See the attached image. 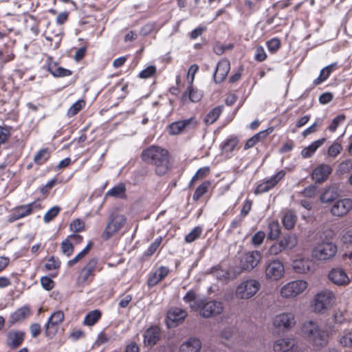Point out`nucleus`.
Masks as SVG:
<instances>
[{
	"label": "nucleus",
	"instance_id": "obj_1",
	"mask_svg": "<svg viewBox=\"0 0 352 352\" xmlns=\"http://www.w3.org/2000/svg\"><path fill=\"white\" fill-rule=\"evenodd\" d=\"M334 327L333 324H329L325 329H322L316 321L309 320L302 322L300 332L313 346L320 349L328 344L330 336L334 332Z\"/></svg>",
	"mask_w": 352,
	"mask_h": 352
},
{
	"label": "nucleus",
	"instance_id": "obj_2",
	"mask_svg": "<svg viewBox=\"0 0 352 352\" xmlns=\"http://www.w3.org/2000/svg\"><path fill=\"white\" fill-rule=\"evenodd\" d=\"M142 158L147 164L155 166L158 175H165L170 168L168 151L160 146H151L143 150Z\"/></svg>",
	"mask_w": 352,
	"mask_h": 352
},
{
	"label": "nucleus",
	"instance_id": "obj_3",
	"mask_svg": "<svg viewBox=\"0 0 352 352\" xmlns=\"http://www.w3.org/2000/svg\"><path fill=\"white\" fill-rule=\"evenodd\" d=\"M296 323L295 315L292 311L279 313L273 317L272 321V327L277 333H287Z\"/></svg>",
	"mask_w": 352,
	"mask_h": 352
},
{
	"label": "nucleus",
	"instance_id": "obj_4",
	"mask_svg": "<svg viewBox=\"0 0 352 352\" xmlns=\"http://www.w3.org/2000/svg\"><path fill=\"white\" fill-rule=\"evenodd\" d=\"M261 285L256 279H247L242 281L236 287L235 295L239 299L248 300L254 296L260 290Z\"/></svg>",
	"mask_w": 352,
	"mask_h": 352
},
{
	"label": "nucleus",
	"instance_id": "obj_5",
	"mask_svg": "<svg viewBox=\"0 0 352 352\" xmlns=\"http://www.w3.org/2000/svg\"><path fill=\"white\" fill-rule=\"evenodd\" d=\"M243 270L242 265H215L212 268L211 273L217 279L228 282L235 278Z\"/></svg>",
	"mask_w": 352,
	"mask_h": 352
},
{
	"label": "nucleus",
	"instance_id": "obj_6",
	"mask_svg": "<svg viewBox=\"0 0 352 352\" xmlns=\"http://www.w3.org/2000/svg\"><path fill=\"white\" fill-rule=\"evenodd\" d=\"M126 217L118 212H113L109 217V221L102 234L104 239L108 240L118 232L126 224Z\"/></svg>",
	"mask_w": 352,
	"mask_h": 352
},
{
	"label": "nucleus",
	"instance_id": "obj_7",
	"mask_svg": "<svg viewBox=\"0 0 352 352\" xmlns=\"http://www.w3.org/2000/svg\"><path fill=\"white\" fill-rule=\"evenodd\" d=\"M308 284L302 280L290 281L283 285L280 295L283 298L294 299L301 294L307 287Z\"/></svg>",
	"mask_w": 352,
	"mask_h": 352
},
{
	"label": "nucleus",
	"instance_id": "obj_8",
	"mask_svg": "<svg viewBox=\"0 0 352 352\" xmlns=\"http://www.w3.org/2000/svg\"><path fill=\"white\" fill-rule=\"evenodd\" d=\"M337 251L336 245L332 242H322L313 249L312 256L318 261H325L333 258Z\"/></svg>",
	"mask_w": 352,
	"mask_h": 352
},
{
	"label": "nucleus",
	"instance_id": "obj_9",
	"mask_svg": "<svg viewBox=\"0 0 352 352\" xmlns=\"http://www.w3.org/2000/svg\"><path fill=\"white\" fill-rule=\"evenodd\" d=\"M334 300L335 296L332 292L325 289L318 292L314 299V311L323 313L333 305Z\"/></svg>",
	"mask_w": 352,
	"mask_h": 352
},
{
	"label": "nucleus",
	"instance_id": "obj_10",
	"mask_svg": "<svg viewBox=\"0 0 352 352\" xmlns=\"http://www.w3.org/2000/svg\"><path fill=\"white\" fill-rule=\"evenodd\" d=\"M199 314L202 318H210L219 315L223 310L222 302L217 300L208 301L201 299L199 302Z\"/></svg>",
	"mask_w": 352,
	"mask_h": 352
},
{
	"label": "nucleus",
	"instance_id": "obj_11",
	"mask_svg": "<svg viewBox=\"0 0 352 352\" xmlns=\"http://www.w3.org/2000/svg\"><path fill=\"white\" fill-rule=\"evenodd\" d=\"M41 205L39 200L32 203L16 206L13 209L12 213L8 217V221L12 223L16 220L24 218L32 214L33 212L40 210Z\"/></svg>",
	"mask_w": 352,
	"mask_h": 352
},
{
	"label": "nucleus",
	"instance_id": "obj_12",
	"mask_svg": "<svg viewBox=\"0 0 352 352\" xmlns=\"http://www.w3.org/2000/svg\"><path fill=\"white\" fill-rule=\"evenodd\" d=\"M275 352H305L301 344L294 338H284L276 340L273 344Z\"/></svg>",
	"mask_w": 352,
	"mask_h": 352
},
{
	"label": "nucleus",
	"instance_id": "obj_13",
	"mask_svg": "<svg viewBox=\"0 0 352 352\" xmlns=\"http://www.w3.org/2000/svg\"><path fill=\"white\" fill-rule=\"evenodd\" d=\"M64 313L62 311H56L48 318L45 324V335L50 339L53 338L57 333L60 324L64 320Z\"/></svg>",
	"mask_w": 352,
	"mask_h": 352
},
{
	"label": "nucleus",
	"instance_id": "obj_14",
	"mask_svg": "<svg viewBox=\"0 0 352 352\" xmlns=\"http://www.w3.org/2000/svg\"><path fill=\"white\" fill-rule=\"evenodd\" d=\"M352 209V199L350 198H343L334 201L330 209V213L332 216L336 217H342L347 214Z\"/></svg>",
	"mask_w": 352,
	"mask_h": 352
},
{
	"label": "nucleus",
	"instance_id": "obj_15",
	"mask_svg": "<svg viewBox=\"0 0 352 352\" xmlns=\"http://www.w3.org/2000/svg\"><path fill=\"white\" fill-rule=\"evenodd\" d=\"M285 176V172L283 170L257 185L255 194L266 192L273 188Z\"/></svg>",
	"mask_w": 352,
	"mask_h": 352
},
{
	"label": "nucleus",
	"instance_id": "obj_16",
	"mask_svg": "<svg viewBox=\"0 0 352 352\" xmlns=\"http://www.w3.org/2000/svg\"><path fill=\"white\" fill-rule=\"evenodd\" d=\"M25 337V333L21 330H10L6 333V344L10 349L14 350L22 344Z\"/></svg>",
	"mask_w": 352,
	"mask_h": 352
},
{
	"label": "nucleus",
	"instance_id": "obj_17",
	"mask_svg": "<svg viewBox=\"0 0 352 352\" xmlns=\"http://www.w3.org/2000/svg\"><path fill=\"white\" fill-rule=\"evenodd\" d=\"M187 317L185 310L177 307L170 308L166 314L167 324L168 327H175L182 322Z\"/></svg>",
	"mask_w": 352,
	"mask_h": 352
},
{
	"label": "nucleus",
	"instance_id": "obj_18",
	"mask_svg": "<svg viewBox=\"0 0 352 352\" xmlns=\"http://www.w3.org/2000/svg\"><path fill=\"white\" fill-rule=\"evenodd\" d=\"M161 338V329L157 325H153L145 330L143 334V342L146 346H154Z\"/></svg>",
	"mask_w": 352,
	"mask_h": 352
},
{
	"label": "nucleus",
	"instance_id": "obj_19",
	"mask_svg": "<svg viewBox=\"0 0 352 352\" xmlns=\"http://www.w3.org/2000/svg\"><path fill=\"white\" fill-rule=\"evenodd\" d=\"M197 125V121L193 118L173 122L169 126L170 133L178 135L186 129L194 128Z\"/></svg>",
	"mask_w": 352,
	"mask_h": 352
},
{
	"label": "nucleus",
	"instance_id": "obj_20",
	"mask_svg": "<svg viewBox=\"0 0 352 352\" xmlns=\"http://www.w3.org/2000/svg\"><path fill=\"white\" fill-rule=\"evenodd\" d=\"M329 279L335 285L342 286L348 285L349 278L345 271L341 268H333L328 274Z\"/></svg>",
	"mask_w": 352,
	"mask_h": 352
},
{
	"label": "nucleus",
	"instance_id": "obj_21",
	"mask_svg": "<svg viewBox=\"0 0 352 352\" xmlns=\"http://www.w3.org/2000/svg\"><path fill=\"white\" fill-rule=\"evenodd\" d=\"M230 70V61L227 59H221L219 61L214 73V80L216 83L223 82Z\"/></svg>",
	"mask_w": 352,
	"mask_h": 352
},
{
	"label": "nucleus",
	"instance_id": "obj_22",
	"mask_svg": "<svg viewBox=\"0 0 352 352\" xmlns=\"http://www.w3.org/2000/svg\"><path fill=\"white\" fill-rule=\"evenodd\" d=\"M332 172L331 166L322 164L317 166L312 171V178L316 183L324 182Z\"/></svg>",
	"mask_w": 352,
	"mask_h": 352
},
{
	"label": "nucleus",
	"instance_id": "obj_23",
	"mask_svg": "<svg viewBox=\"0 0 352 352\" xmlns=\"http://www.w3.org/2000/svg\"><path fill=\"white\" fill-rule=\"evenodd\" d=\"M284 265H267L265 270V278L270 281H277L285 274Z\"/></svg>",
	"mask_w": 352,
	"mask_h": 352
},
{
	"label": "nucleus",
	"instance_id": "obj_24",
	"mask_svg": "<svg viewBox=\"0 0 352 352\" xmlns=\"http://www.w3.org/2000/svg\"><path fill=\"white\" fill-rule=\"evenodd\" d=\"M332 319L336 324H350L352 319L345 309H336L333 311Z\"/></svg>",
	"mask_w": 352,
	"mask_h": 352
},
{
	"label": "nucleus",
	"instance_id": "obj_25",
	"mask_svg": "<svg viewBox=\"0 0 352 352\" xmlns=\"http://www.w3.org/2000/svg\"><path fill=\"white\" fill-rule=\"evenodd\" d=\"M339 196L338 189L334 186L326 187L320 196V201L322 204H329L334 202Z\"/></svg>",
	"mask_w": 352,
	"mask_h": 352
},
{
	"label": "nucleus",
	"instance_id": "obj_26",
	"mask_svg": "<svg viewBox=\"0 0 352 352\" xmlns=\"http://www.w3.org/2000/svg\"><path fill=\"white\" fill-rule=\"evenodd\" d=\"M201 348V342L199 339L190 338L180 345L179 352H200Z\"/></svg>",
	"mask_w": 352,
	"mask_h": 352
},
{
	"label": "nucleus",
	"instance_id": "obj_27",
	"mask_svg": "<svg viewBox=\"0 0 352 352\" xmlns=\"http://www.w3.org/2000/svg\"><path fill=\"white\" fill-rule=\"evenodd\" d=\"M169 272L167 267L162 265L154 272L151 273L148 277L147 283L148 287H151L156 285L161 280L164 278Z\"/></svg>",
	"mask_w": 352,
	"mask_h": 352
},
{
	"label": "nucleus",
	"instance_id": "obj_28",
	"mask_svg": "<svg viewBox=\"0 0 352 352\" xmlns=\"http://www.w3.org/2000/svg\"><path fill=\"white\" fill-rule=\"evenodd\" d=\"M30 314V309L28 306L25 305L20 307L10 315V325L12 326L15 323L23 320Z\"/></svg>",
	"mask_w": 352,
	"mask_h": 352
},
{
	"label": "nucleus",
	"instance_id": "obj_29",
	"mask_svg": "<svg viewBox=\"0 0 352 352\" xmlns=\"http://www.w3.org/2000/svg\"><path fill=\"white\" fill-rule=\"evenodd\" d=\"M201 98V94L197 90H195L192 85H189L187 91L182 94V101L184 104H186L189 102H197Z\"/></svg>",
	"mask_w": 352,
	"mask_h": 352
},
{
	"label": "nucleus",
	"instance_id": "obj_30",
	"mask_svg": "<svg viewBox=\"0 0 352 352\" xmlns=\"http://www.w3.org/2000/svg\"><path fill=\"white\" fill-rule=\"evenodd\" d=\"M324 138H320L312 142L308 146L304 148L301 151V155L303 158H308L312 156L316 150L320 148L325 142Z\"/></svg>",
	"mask_w": 352,
	"mask_h": 352
},
{
	"label": "nucleus",
	"instance_id": "obj_31",
	"mask_svg": "<svg viewBox=\"0 0 352 352\" xmlns=\"http://www.w3.org/2000/svg\"><path fill=\"white\" fill-rule=\"evenodd\" d=\"M274 131L272 127H270L265 130L261 131L259 133H256L254 136H252L251 138L248 140V141L245 143V149H248L252 146H254V144L261 141V140L266 138L269 134L272 133Z\"/></svg>",
	"mask_w": 352,
	"mask_h": 352
},
{
	"label": "nucleus",
	"instance_id": "obj_32",
	"mask_svg": "<svg viewBox=\"0 0 352 352\" xmlns=\"http://www.w3.org/2000/svg\"><path fill=\"white\" fill-rule=\"evenodd\" d=\"M337 68V63H333L326 66L321 69L319 76L314 80V83L315 85H320L322 82L325 81L329 78L331 72L335 71Z\"/></svg>",
	"mask_w": 352,
	"mask_h": 352
},
{
	"label": "nucleus",
	"instance_id": "obj_33",
	"mask_svg": "<svg viewBox=\"0 0 352 352\" xmlns=\"http://www.w3.org/2000/svg\"><path fill=\"white\" fill-rule=\"evenodd\" d=\"M183 300L185 302L189 304V307L192 311H197L199 310V302L201 299H197L196 294L193 291H188L184 296Z\"/></svg>",
	"mask_w": 352,
	"mask_h": 352
},
{
	"label": "nucleus",
	"instance_id": "obj_34",
	"mask_svg": "<svg viewBox=\"0 0 352 352\" xmlns=\"http://www.w3.org/2000/svg\"><path fill=\"white\" fill-rule=\"evenodd\" d=\"M238 142L239 141L236 138H230L226 140L221 146L223 154L227 157H230L232 152L237 146Z\"/></svg>",
	"mask_w": 352,
	"mask_h": 352
},
{
	"label": "nucleus",
	"instance_id": "obj_35",
	"mask_svg": "<svg viewBox=\"0 0 352 352\" xmlns=\"http://www.w3.org/2000/svg\"><path fill=\"white\" fill-rule=\"evenodd\" d=\"M102 313L98 309H95L91 311H89L87 314H86L83 323L87 326H92L96 324L101 318Z\"/></svg>",
	"mask_w": 352,
	"mask_h": 352
},
{
	"label": "nucleus",
	"instance_id": "obj_36",
	"mask_svg": "<svg viewBox=\"0 0 352 352\" xmlns=\"http://www.w3.org/2000/svg\"><path fill=\"white\" fill-rule=\"evenodd\" d=\"M261 258V255L258 251H251L243 254L242 261L245 264H258Z\"/></svg>",
	"mask_w": 352,
	"mask_h": 352
},
{
	"label": "nucleus",
	"instance_id": "obj_37",
	"mask_svg": "<svg viewBox=\"0 0 352 352\" xmlns=\"http://www.w3.org/2000/svg\"><path fill=\"white\" fill-rule=\"evenodd\" d=\"M93 270L94 267L92 265H85L77 278V283L80 285L85 284L89 280V278L93 276Z\"/></svg>",
	"mask_w": 352,
	"mask_h": 352
},
{
	"label": "nucleus",
	"instance_id": "obj_38",
	"mask_svg": "<svg viewBox=\"0 0 352 352\" xmlns=\"http://www.w3.org/2000/svg\"><path fill=\"white\" fill-rule=\"evenodd\" d=\"M222 108V107L218 106L210 110L204 119L205 122L207 124H213L220 116Z\"/></svg>",
	"mask_w": 352,
	"mask_h": 352
},
{
	"label": "nucleus",
	"instance_id": "obj_39",
	"mask_svg": "<svg viewBox=\"0 0 352 352\" xmlns=\"http://www.w3.org/2000/svg\"><path fill=\"white\" fill-rule=\"evenodd\" d=\"M282 221L285 228L290 230L294 228L296 223V216L292 211H287L285 213Z\"/></svg>",
	"mask_w": 352,
	"mask_h": 352
},
{
	"label": "nucleus",
	"instance_id": "obj_40",
	"mask_svg": "<svg viewBox=\"0 0 352 352\" xmlns=\"http://www.w3.org/2000/svg\"><path fill=\"white\" fill-rule=\"evenodd\" d=\"M267 237L269 239L274 240L277 239L280 233V226L278 221H273L268 225Z\"/></svg>",
	"mask_w": 352,
	"mask_h": 352
},
{
	"label": "nucleus",
	"instance_id": "obj_41",
	"mask_svg": "<svg viewBox=\"0 0 352 352\" xmlns=\"http://www.w3.org/2000/svg\"><path fill=\"white\" fill-rule=\"evenodd\" d=\"M50 72L56 77H65L72 74L70 70L61 67H57L56 65L49 66Z\"/></svg>",
	"mask_w": 352,
	"mask_h": 352
},
{
	"label": "nucleus",
	"instance_id": "obj_42",
	"mask_svg": "<svg viewBox=\"0 0 352 352\" xmlns=\"http://www.w3.org/2000/svg\"><path fill=\"white\" fill-rule=\"evenodd\" d=\"M125 191L126 188L124 184H119L108 190L106 193V196L121 198L124 195Z\"/></svg>",
	"mask_w": 352,
	"mask_h": 352
},
{
	"label": "nucleus",
	"instance_id": "obj_43",
	"mask_svg": "<svg viewBox=\"0 0 352 352\" xmlns=\"http://www.w3.org/2000/svg\"><path fill=\"white\" fill-rule=\"evenodd\" d=\"M210 185V182L209 181H205L200 186H199L196 188V190L193 194V197H192L193 199L196 200V201L199 199L204 194L206 193Z\"/></svg>",
	"mask_w": 352,
	"mask_h": 352
},
{
	"label": "nucleus",
	"instance_id": "obj_44",
	"mask_svg": "<svg viewBox=\"0 0 352 352\" xmlns=\"http://www.w3.org/2000/svg\"><path fill=\"white\" fill-rule=\"evenodd\" d=\"M50 154L47 148H42L34 155V162L36 164H43L50 157Z\"/></svg>",
	"mask_w": 352,
	"mask_h": 352
},
{
	"label": "nucleus",
	"instance_id": "obj_45",
	"mask_svg": "<svg viewBox=\"0 0 352 352\" xmlns=\"http://www.w3.org/2000/svg\"><path fill=\"white\" fill-rule=\"evenodd\" d=\"M284 248L292 249L297 245V239L295 235L288 234L280 241Z\"/></svg>",
	"mask_w": 352,
	"mask_h": 352
},
{
	"label": "nucleus",
	"instance_id": "obj_46",
	"mask_svg": "<svg viewBox=\"0 0 352 352\" xmlns=\"http://www.w3.org/2000/svg\"><path fill=\"white\" fill-rule=\"evenodd\" d=\"M85 105V102L83 100H79L74 103L68 109L67 115L72 117L76 115Z\"/></svg>",
	"mask_w": 352,
	"mask_h": 352
},
{
	"label": "nucleus",
	"instance_id": "obj_47",
	"mask_svg": "<svg viewBox=\"0 0 352 352\" xmlns=\"http://www.w3.org/2000/svg\"><path fill=\"white\" fill-rule=\"evenodd\" d=\"M345 118L346 117L344 114H340L335 117L330 125L328 126V130L331 132H335L338 127L344 123Z\"/></svg>",
	"mask_w": 352,
	"mask_h": 352
},
{
	"label": "nucleus",
	"instance_id": "obj_48",
	"mask_svg": "<svg viewBox=\"0 0 352 352\" xmlns=\"http://www.w3.org/2000/svg\"><path fill=\"white\" fill-rule=\"evenodd\" d=\"M340 344L343 347H352V331L344 333L340 338Z\"/></svg>",
	"mask_w": 352,
	"mask_h": 352
},
{
	"label": "nucleus",
	"instance_id": "obj_49",
	"mask_svg": "<svg viewBox=\"0 0 352 352\" xmlns=\"http://www.w3.org/2000/svg\"><path fill=\"white\" fill-rule=\"evenodd\" d=\"M202 230L200 227H195L190 232H189L185 237V241L187 243H192L197 239H198L201 234Z\"/></svg>",
	"mask_w": 352,
	"mask_h": 352
},
{
	"label": "nucleus",
	"instance_id": "obj_50",
	"mask_svg": "<svg viewBox=\"0 0 352 352\" xmlns=\"http://www.w3.org/2000/svg\"><path fill=\"white\" fill-rule=\"evenodd\" d=\"M60 210V208L58 206H54L51 209H50L44 215L43 221L45 223H49L55 217L58 215Z\"/></svg>",
	"mask_w": 352,
	"mask_h": 352
},
{
	"label": "nucleus",
	"instance_id": "obj_51",
	"mask_svg": "<svg viewBox=\"0 0 352 352\" xmlns=\"http://www.w3.org/2000/svg\"><path fill=\"white\" fill-rule=\"evenodd\" d=\"M342 149V145L340 143L335 142L329 146L327 153L330 157H336L340 153Z\"/></svg>",
	"mask_w": 352,
	"mask_h": 352
},
{
	"label": "nucleus",
	"instance_id": "obj_52",
	"mask_svg": "<svg viewBox=\"0 0 352 352\" xmlns=\"http://www.w3.org/2000/svg\"><path fill=\"white\" fill-rule=\"evenodd\" d=\"M156 67L153 65H151L141 71L139 74V76L141 78L146 79L151 77L156 72Z\"/></svg>",
	"mask_w": 352,
	"mask_h": 352
},
{
	"label": "nucleus",
	"instance_id": "obj_53",
	"mask_svg": "<svg viewBox=\"0 0 352 352\" xmlns=\"http://www.w3.org/2000/svg\"><path fill=\"white\" fill-rule=\"evenodd\" d=\"M70 230L74 232H78L83 230L85 223L80 219H76L70 223Z\"/></svg>",
	"mask_w": 352,
	"mask_h": 352
},
{
	"label": "nucleus",
	"instance_id": "obj_54",
	"mask_svg": "<svg viewBox=\"0 0 352 352\" xmlns=\"http://www.w3.org/2000/svg\"><path fill=\"white\" fill-rule=\"evenodd\" d=\"M315 265H294V270L298 274H308L313 272L315 270Z\"/></svg>",
	"mask_w": 352,
	"mask_h": 352
},
{
	"label": "nucleus",
	"instance_id": "obj_55",
	"mask_svg": "<svg viewBox=\"0 0 352 352\" xmlns=\"http://www.w3.org/2000/svg\"><path fill=\"white\" fill-rule=\"evenodd\" d=\"M162 243V237L157 238L149 246L148 250L144 252L146 256L152 255L159 248Z\"/></svg>",
	"mask_w": 352,
	"mask_h": 352
},
{
	"label": "nucleus",
	"instance_id": "obj_56",
	"mask_svg": "<svg viewBox=\"0 0 352 352\" xmlns=\"http://www.w3.org/2000/svg\"><path fill=\"white\" fill-rule=\"evenodd\" d=\"M92 243H89L80 252H79L72 261H69V264H73L80 261L90 250Z\"/></svg>",
	"mask_w": 352,
	"mask_h": 352
},
{
	"label": "nucleus",
	"instance_id": "obj_57",
	"mask_svg": "<svg viewBox=\"0 0 352 352\" xmlns=\"http://www.w3.org/2000/svg\"><path fill=\"white\" fill-rule=\"evenodd\" d=\"M267 45L269 51L272 53H274L280 48V42L279 39L274 38L267 43Z\"/></svg>",
	"mask_w": 352,
	"mask_h": 352
},
{
	"label": "nucleus",
	"instance_id": "obj_58",
	"mask_svg": "<svg viewBox=\"0 0 352 352\" xmlns=\"http://www.w3.org/2000/svg\"><path fill=\"white\" fill-rule=\"evenodd\" d=\"M234 328L228 327L224 328L220 332V338L225 340H230L234 334Z\"/></svg>",
	"mask_w": 352,
	"mask_h": 352
},
{
	"label": "nucleus",
	"instance_id": "obj_59",
	"mask_svg": "<svg viewBox=\"0 0 352 352\" xmlns=\"http://www.w3.org/2000/svg\"><path fill=\"white\" fill-rule=\"evenodd\" d=\"M265 237V234L263 231H258L252 238V243L254 245H260Z\"/></svg>",
	"mask_w": 352,
	"mask_h": 352
},
{
	"label": "nucleus",
	"instance_id": "obj_60",
	"mask_svg": "<svg viewBox=\"0 0 352 352\" xmlns=\"http://www.w3.org/2000/svg\"><path fill=\"white\" fill-rule=\"evenodd\" d=\"M10 135V129L7 126H0V146L4 144Z\"/></svg>",
	"mask_w": 352,
	"mask_h": 352
},
{
	"label": "nucleus",
	"instance_id": "obj_61",
	"mask_svg": "<svg viewBox=\"0 0 352 352\" xmlns=\"http://www.w3.org/2000/svg\"><path fill=\"white\" fill-rule=\"evenodd\" d=\"M210 171V169L208 167H202L197 170L195 175L192 177L190 182H195L196 180L200 178H203L205 177Z\"/></svg>",
	"mask_w": 352,
	"mask_h": 352
},
{
	"label": "nucleus",
	"instance_id": "obj_62",
	"mask_svg": "<svg viewBox=\"0 0 352 352\" xmlns=\"http://www.w3.org/2000/svg\"><path fill=\"white\" fill-rule=\"evenodd\" d=\"M267 54L263 47H257L255 50L254 58L258 61H263L266 59Z\"/></svg>",
	"mask_w": 352,
	"mask_h": 352
},
{
	"label": "nucleus",
	"instance_id": "obj_63",
	"mask_svg": "<svg viewBox=\"0 0 352 352\" xmlns=\"http://www.w3.org/2000/svg\"><path fill=\"white\" fill-rule=\"evenodd\" d=\"M199 70V66L197 65H192L188 72L187 74V80L189 82L190 85H192V82L195 79V75Z\"/></svg>",
	"mask_w": 352,
	"mask_h": 352
},
{
	"label": "nucleus",
	"instance_id": "obj_64",
	"mask_svg": "<svg viewBox=\"0 0 352 352\" xmlns=\"http://www.w3.org/2000/svg\"><path fill=\"white\" fill-rule=\"evenodd\" d=\"M41 284L43 286V287L47 291L51 290L54 287V282L48 276L41 277Z\"/></svg>",
	"mask_w": 352,
	"mask_h": 352
}]
</instances>
